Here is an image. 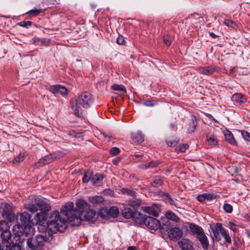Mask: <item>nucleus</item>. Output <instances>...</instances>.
<instances>
[{
    "label": "nucleus",
    "instance_id": "nucleus-63",
    "mask_svg": "<svg viewBox=\"0 0 250 250\" xmlns=\"http://www.w3.org/2000/svg\"><path fill=\"white\" fill-rule=\"evenodd\" d=\"M197 200L200 202H203L206 200L205 193L198 195Z\"/></svg>",
    "mask_w": 250,
    "mask_h": 250
},
{
    "label": "nucleus",
    "instance_id": "nucleus-39",
    "mask_svg": "<svg viewBox=\"0 0 250 250\" xmlns=\"http://www.w3.org/2000/svg\"><path fill=\"white\" fill-rule=\"evenodd\" d=\"M189 148V146L187 144H182L177 146L175 149L177 153L185 152Z\"/></svg>",
    "mask_w": 250,
    "mask_h": 250
},
{
    "label": "nucleus",
    "instance_id": "nucleus-6",
    "mask_svg": "<svg viewBox=\"0 0 250 250\" xmlns=\"http://www.w3.org/2000/svg\"><path fill=\"white\" fill-rule=\"evenodd\" d=\"M0 208L2 209V215L4 218L10 222L15 220V214L11 206L5 204L3 207H1Z\"/></svg>",
    "mask_w": 250,
    "mask_h": 250
},
{
    "label": "nucleus",
    "instance_id": "nucleus-36",
    "mask_svg": "<svg viewBox=\"0 0 250 250\" xmlns=\"http://www.w3.org/2000/svg\"><path fill=\"white\" fill-rule=\"evenodd\" d=\"M89 201L93 204H99L104 201V199L101 196H90Z\"/></svg>",
    "mask_w": 250,
    "mask_h": 250
},
{
    "label": "nucleus",
    "instance_id": "nucleus-42",
    "mask_svg": "<svg viewBox=\"0 0 250 250\" xmlns=\"http://www.w3.org/2000/svg\"><path fill=\"white\" fill-rule=\"evenodd\" d=\"M206 137H207V141L211 145L216 146L217 144L218 141L214 135H207Z\"/></svg>",
    "mask_w": 250,
    "mask_h": 250
},
{
    "label": "nucleus",
    "instance_id": "nucleus-50",
    "mask_svg": "<svg viewBox=\"0 0 250 250\" xmlns=\"http://www.w3.org/2000/svg\"><path fill=\"white\" fill-rule=\"evenodd\" d=\"M24 155L21 153L13 160V163L14 164L21 163L24 160Z\"/></svg>",
    "mask_w": 250,
    "mask_h": 250
},
{
    "label": "nucleus",
    "instance_id": "nucleus-37",
    "mask_svg": "<svg viewBox=\"0 0 250 250\" xmlns=\"http://www.w3.org/2000/svg\"><path fill=\"white\" fill-rule=\"evenodd\" d=\"M121 191L123 194L131 196L133 197H135L137 196V192L134 189L123 188L121 189Z\"/></svg>",
    "mask_w": 250,
    "mask_h": 250
},
{
    "label": "nucleus",
    "instance_id": "nucleus-27",
    "mask_svg": "<svg viewBox=\"0 0 250 250\" xmlns=\"http://www.w3.org/2000/svg\"><path fill=\"white\" fill-rule=\"evenodd\" d=\"M219 225L222 226V224L219 223H216L214 226V229H212L213 236L216 242H219L221 240V237L220 235L221 231L219 230L220 229L218 228L220 226Z\"/></svg>",
    "mask_w": 250,
    "mask_h": 250
},
{
    "label": "nucleus",
    "instance_id": "nucleus-47",
    "mask_svg": "<svg viewBox=\"0 0 250 250\" xmlns=\"http://www.w3.org/2000/svg\"><path fill=\"white\" fill-rule=\"evenodd\" d=\"M112 89L113 90H116V91H124L125 93H126V92L125 87L124 85H122L114 84L112 86Z\"/></svg>",
    "mask_w": 250,
    "mask_h": 250
},
{
    "label": "nucleus",
    "instance_id": "nucleus-5",
    "mask_svg": "<svg viewBox=\"0 0 250 250\" xmlns=\"http://www.w3.org/2000/svg\"><path fill=\"white\" fill-rule=\"evenodd\" d=\"M47 240L46 235L38 234L35 237L28 238L27 240V245L29 249L36 250L43 247Z\"/></svg>",
    "mask_w": 250,
    "mask_h": 250
},
{
    "label": "nucleus",
    "instance_id": "nucleus-35",
    "mask_svg": "<svg viewBox=\"0 0 250 250\" xmlns=\"http://www.w3.org/2000/svg\"><path fill=\"white\" fill-rule=\"evenodd\" d=\"M108 213H109V217L116 218L119 215L118 208L116 207L112 206L108 209Z\"/></svg>",
    "mask_w": 250,
    "mask_h": 250
},
{
    "label": "nucleus",
    "instance_id": "nucleus-3",
    "mask_svg": "<svg viewBox=\"0 0 250 250\" xmlns=\"http://www.w3.org/2000/svg\"><path fill=\"white\" fill-rule=\"evenodd\" d=\"M47 229L51 233L63 232L67 228L66 220L62 218L59 211H54L47 218Z\"/></svg>",
    "mask_w": 250,
    "mask_h": 250
},
{
    "label": "nucleus",
    "instance_id": "nucleus-19",
    "mask_svg": "<svg viewBox=\"0 0 250 250\" xmlns=\"http://www.w3.org/2000/svg\"><path fill=\"white\" fill-rule=\"evenodd\" d=\"M37 199H41L39 197H35L31 199L32 203L26 204L25 205V208L31 212L35 213L39 209V207L36 205Z\"/></svg>",
    "mask_w": 250,
    "mask_h": 250
},
{
    "label": "nucleus",
    "instance_id": "nucleus-54",
    "mask_svg": "<svg viewBox=\"0 0 250 250\" xmlns=\"http://www.w3.org/2000/svg\"><path fill=\"white\" fill-rule=\"evenodd\" d=\"M205 196L206 200L212 201L214 199H216L217 196L213 193H205Z\"/></svg>",
    "mask_w": 250,
    "mask_h": 250
},
{
    "label": "nucleus",
    "instance_id": "nucleus-44",
    "mask_svg": "<svg viewBox=\"0 0 250 250\" xmlns=\"http://www.w3.org/2000/svg\"><path fill=\"white\" fill-rule=\"evenodd\" d=\"M92 177V173L90 171H86L84 172L83 179L82 181L83 183H87L90 179H91Z\"/></svg>",
    "mask_w": 250,
    "mask_h": 250
},
{
    "label": "nucleus",
    "instance_id": "nucleus-57",
    "mask_svg": "<svg viewBox=\"0 0 250 250\" xmlns=\"http://www.w3.org/2000/svg\"><path fill=\"white\" fill-rule=\"evenodd\" d=\"M53 157V160L60 159L62 157L65 153L62 151H57L56 153L52 154Z\"/></svg>",
    "mask_w": 250,
    "mask_h": 250
},
{
    "label": "nucleus",
    "instance_id": "nucleus-34",
    "mask_svg": "<svg viewBox=\"0 0 250 250\" xmlns=\"http://www.w3.org/2000/svg\"><path fill=\"white\" fill-rule=\"evenodd\" d=\"M151 186L152 187L154 188H157L163 184V180L160 178V177L156 176L152 178L151 182Z\"/></svg>",
    "mask_w": 250,
    "mask_h": 250
},
{
    "label": "nucleus",
    "instance_id": "nucleus-45",
    "mask_svg": "<svg viewBox=\"0 0 250 250\" xmlns=\"http://www.w3.org/2000/svg\"><path fill=\"white\" fill-rule=\"evenodd\" d=\"M197 125V118L195 116H193L192 117V126L188 130L189 132H194L196 129Z\"/></svg>",
    "mask_w": 250,
    "mask_h": 250
},
{
    "label": "nucleus",
    "instance_id": "nucleus-43",
    "mask_svg": "<svg viewBox=\"0 0 250 250\" xmlns=\"http://www.w3.org/2000/svg\"><path fill=\"white\" fill-rule=\"evenodd\" d=\"M5 229H10L9 223L4 220L0 221V233Z\"/></svg>",
    "mask_w": 250,
    "mask_h": 250
},
{
    "label": "nucleus",
    "instance_id": "nucleus-55",
    "mask_svg": "<svg viewBox=\"0 0 250 250\" xmlns=\"http://www.w3.org/2000/svg\"><path fill=\"white\" fill-rule=\"evenodd\" d=\"M234 245L238 249L241 248L242 243L240 239L235 235H234Z\"/></svg>",
    "mask_w": 250,
    "mask_h": 250
},
{
    "label": "nucleus",
    "instance_id": "nucleus-59",
    "mask_svg": "<svg viewBox=\"0 0 250 250\" xmlns=\"http://www.w3.org/2000/svg\"><path fill=\"white\" fill-rule=\"evenodd\" d=\"M224 23L227 25L229 27L234 28L236 24L234 22H233L232 21L229 20V19H226L224 20Z\"/></svg>",
    "mask_w": 250,
    "mask_h": 250
},
{
    "label": "nucleus",
    "instance_id": "nucleus-31",
    "mask_svg": "<svg viewBox=\"0 0 250 250\" xmlns=\"http://www.w3.org/2000/svg\"><path fill=\"white\" fill-rule=\"evenodd\" d=\"M164 219H168L169 221H173L178 222L180 219L172 211L169 210L166 213V218Z\"/></svg>",
    "mask_w": 250,
    "mask_h": 250
},
{
    "label": "nucleus",
    "instance_id": "nucleus-23",
    "mask_svg": "<svg viewBox=\"0 0 250 250\" xmlns=\"http://www.w3.org/2000/svg\"><path fill=\"white\" fill-rule=\"evenodd\" d=\"M189 229L190 231L193 235L195 236V237H197L204 231L202 228L192 223L189 224Z\"/></svg>",
    "mask_w": 250,
    "mask_h": 250
},
{
    "label": "nucleus",
    "instance_id": "nucleus-18",
    "mask_svg": "<svg viewBox=\"0 0 250 250\" xmlns=\"http://www.w3.org/2000/svg\"><path fill=\"white\" fill-rule=\"evenodd\" d=\"M200 242V245L204 250H207L209 247V242L208 237L203 231L200 235L196 237Z\"/></svg>",
    "mask_w": 250,
    "mask_h": 250
},
{
    "label": "nucleus",
    "instance_id": "nucleus-62",
    "mask_svg": "<svg viewBox=\"0 0 250 250\" xmlns=\"http://www.w3.org/2000/svg\"><path fill=\"white\" fill-rule=\"evenodd\" d=\"M163 200L165 202H168L170 205L176 206L175 201L173 199H172L170 195H169V197L167 198H163Z\"/></svg>",
    "mask_w": 250,
    "mask_h": 250
},
{
    "label": "nucleus",
    "instance_id": "nucleus-38",
    "mask_svg": "<svg viewBox=\"0 0 250 250\" xmlns=\"http://www.w3.org/2000/svg\"><path fill=\"white\" fill-rule=\"evenodd\" d=\"M42 10L41 8H34L26 12V14L28 15V16L31 17H36L39 15L40 14L42 13Z\"/></svg>",
    "mask_w": 250,
    "mask_h": 250
},
{
    "label": "nucleus",
    "instance_id": "nucleus-16",
    "mask_svg": "<svg viewBox=\"0 0 250 250\" xmlns=\"http://www.w3.org/2000/svg\"><path fill=\"white\" fill-rule=\"evenodd\" d=\"M178 244L182 250H195L193 243L188 239H182L178 242Z\"/></svg>",
    "mask_w": 250,
    "mask_h": 250
},
{
    "label": "nucleus",
    "instance_id": "nucleus-24",
    "mask_svg": "<svg viewBox=\"0 0 250 250\" xmlns=\"http://www.w3.org/2000/svg\"><path fill=\"white\" fill-rule=\"evenodd\" d=\"M224 134L226 140L229 144L233 146L237 145V142L234 139L233 134L230 130L226 129V130L224 131Z\"/></svg>",
    "mask_w": 250,
    "mask_h": 250
},
{
    "label": "nucleus",
    "instance_id": "nucleus-56",
    "mask_svg": "<svg viewBox=\"0 0 250 250\" xmlns=\"http://www.w3.org/2000/svg\"><path fill=\"white\" fill-rule=\"evenodd\" d=\"M241 132L243 138L247 141H250V133L245 130H243Z\"/></svg>",
    "mask_w": 250,
    "mask_h": 250
},
{
    "label": "nucleus",
    "instance_id": "nucleus-7",
    "mask_svg": "<svg viewBox=\"0 0 250 250\" xmlns=\"http://www.w3.org/2000/svg\"><path fill=\"white\" fill-rule=\"evenodd\" d=\"M83 216H81V214L79 213V211L78 209L76 210L74 213L72 214L66 218H65L66 220V224L67 223V221H68L70 226L75 227V226H79L81 222L83 220ZM67 226V225L66 224Z\"/></svg>",
    "mask_w": 250,
    "mask_h": 250
},
{
    "label": "nucleus",
    "instance_id": "nucleus-13",
    "mask_svg": "<svg viewBox=\"0 0 250 250\" xmlns=\"http://www.w3.org/2000/svg\"><path fill=\"white\" fill-rule=\"evenodd\" d=\"M83 220L89 222H94L97 220L98 215L95 211L90 209L89 208L83 214Z\"/></svg>",
    "mask_w": 250,
    "mask_h": 250
},
{
    "label": "nucleus",
    "instance_id": "nucleus-2",
    "mask_svg": "<svg viewBox=\"0 0 250 250\" xmlns=\"http://www.w3.org/2000/svg\"><path fill=\"white\" fill-rule=\"evenodd\" d=\"M31 216L27 212L24 211L20 215L21 224L13 226V231L15 235H17V240L20 241V237L25 235L28 236L32 233L31 225Z\"/></svg>",
    "mask_w": 250,
    "mask_h": 250
},
{
    "label": "nucleus",
    "instance_id": "nucleus-60",
    "mask_svg": "<svg viewBox=\"0 0 250 250\" xmlns=\"http://www.w3.org/2000/svg\"><path fill=\"white\" fill-rule=\"evenodd\" d=\"M117 43L120 45H125V38L123 36L121 35H119L117 39Z\"/></svg>",
    "mask_w": 250,
    "mask_h": 250
},
{
    "label": "nucleus",
    "instance_id": "nucleus-8",
    "mask_svg": "<svg viewBox=\"0 0 250 250\" xmlns=\"http://www.w3.org/2000/svg\"><path fill=\"white\" fill-rule=\"evenodd\" d=\"M144 225L149 229L157 230L161 226V222L153 217L147 216L146 218V222Z\"/></svg>",
    "mask_w": 250,
    "mask_h": 250
},
{
    "label": "nucleus",
    "instance_id": "nucleus-48",
    "mask_svg": "<svg viewBox=\"0 0 250 250\" xmlns=\"http://www.w3.org/2000/svg\"><path fill=\"white\" fill-rule=\"evenodd\" d=\"M159 164L160 163L158 161H151L149 163L146 164L145 167L146 168H153L157 167Z\"/></svg>",
    "mask_w": 250,
    "mask_h": 250
},
{
    "label": "nucleus",
    "instance_id": "nucleus-53",
    "mask_svg": "<svg viewBox=\"0 0 250 250\" xmlns=\"http://www.w3.org/2000/svg\"><path fill=\"white\" fill-rule=\"evenodd\" d=\"M223 209L226 212L230 213L232 212L233 208L232 206L229 204L226 203L224 205Z\"/></svg>",
    "mask_w": 250,
    "mask_h": 250
},
{
    "label": "nucleus",
    "instance_id": "nucleus-52",
    "mask_svg": "<svg viewBox=\"0 0 250 250\" xmlns=\"http://www.w3.org/2000/svg\"><path fill=\"white\" fill-rule=\"evenodd\" d=\"M32 22L30 21H22L18 23V25L26 28H28L32 25Z\"/></svg>",
    "mask_w": 250,
    "mask_h": 250
},
{
    "label": "nucleus",
    "instance_id": "nucleus-20",
    "mask_svg": "<svg viewBox=\"0 0 250 250\" xmlns=\"http://www.w3.org/2000/svg\"><path fill=\"white\" fill-rule=\"evenodd\" d=\"M232 100L236 104H242L246 102L247 98L245 95L236 93L232 95Z\"/></svg>",
    "mask_w": 250,
    "mask_h": 250
},
{
    "label": "nucleus",
    "instance_id": "nucleus-25",
    "mask_svg": "<svg viewBox=\"0 0 250 250\" xmlns=\"http://www.w3.org/2000/svg\"><path fill=\"white\" fill-rule=\"evenodd\" d=\"M53 161V154L45 155L44 157L39 160L38 164L40 166H43L51 163Z\"/></svg>",
    "mask_w": 250,
    "mask_h": 250
},
{
    "label": "nucleus",
    "instance_id": "nucleus-11",
    "mask_svg": "<svg viewBox=\"0 0 250 250\" xmlns=\"http://www.w3.org/2000/svg\"><path fill=\"white\" fill-rule=\"evenodd\" d=\"M77 210L74 208V204L72 202H69L62 206L61 208V212L62 215H64L66 218L73 213H74Z\"/></svg>",
    "mask_w": 250,
    "mask_h": 250
},
{
    "label": "nucleus",
    "instance_id": "nucleus-1",
    "mask_svg": "<svg viewBox=\"0 0 250 250\" xmlns=\"http://www.w3.org/2000/svg\"><path fill=\"white\" fill-rule=\"evenodd\" d=\"M94 101L92 95L89 92H83L78 94L77 98L70 100V106L76 116L81 117L83 115L82 107L85 109L90 107Z\"/></svg>",
    "mask_w": 250,
    "mask_h": 250
},
{
    "label": "nucleus",
    "instance_id": "nucleus-22",
    "mask_svg": "<svg viewBox=\"0 0 250 250\" xmlns=\"http://www.w3.org/2000/svg\"><path fill=\"white\" fill-rule=\"evenodd\" d=\"M219 229H220L219 230L221 231V234L225 239L224 244H231V239L230 237L231 233L229 232L228 230H227L225 228H224L223 226L219 225Z\"/></svg>",
    "mask_w": 250,
    "mask_h": 250
},
{
    "label": "nucleus",
    "instance_id": "nucleus-58",
    "mask_svg": "<svg viewBox=\"0 0 250 250\" xmlns=\"http://www.w3.org/2000/svg\"><path fill=\"white\" fill-rule=\"evenodd\" d=\"M157 195L161 197L163 200V198H167L169 197V194L164 191L160 190L157 191Z\"/></svg>",
    "mask_w": 250,
    "mask_h": 250
},
{
    "label": "nucleus",
    "instance_id": "nucleus-21",
    "mask_svg": "<svg viewBox=\"0 0 250 250\" xmlns=\"http://www.w3.org/2000/svg\"><path fill=\"white\" fill-rule=\"evenodd\" d=\"M15 238L16 239V243H14L13 242H11V243L12 245H11V244L10 242H6V244L4 245V243H3V246L5 247V250H21V245L19 244L20 242L19 240H17V235H15Z\"/></svg>",
    "mask_w": 250,
    "mask_h": 250
},
{
    "label": "nucleus",
    "instance_id": "nucleus-17",
    "mask_svg": "<svg viewBox=\"0 0 250 250\" xmlns=\"http://www.w3.org/2000/svg\"><path fill=\"white\" fill-rule=\"evenodd\" d=\"M146 215H143L140 212L136 211H134V215L133 216L132 220L135 224L139 225H145L146 222Z\"/></svg>",
    "mask_w": 250,
    "mask_h": 250
},
{
    "label": "nucleus",
    "instance_id": "nucleus-46",
    "mask_svg": "<svg viewBox=\"0 0 250 250\" xmlns=\"http://www.w3.org/2000/svg\"><path fill=\"white\" fill-rule=\"evenodd\" d=\"M228 227L232 230L234 232H237L239 231V228L237 225L233 223L232 222H229L228 223Z\"/></svg>",
    "mask_w": 250,
    "mask_h": 250
},
{
    "label": "nucleus",
    "instance_id": "nucleus-12",
    "mask_svg": "<svg viewBox=\"0 0 250 250\" xmlns=\"http://www.w3.org/2000/svg\"><path fill=\"white\" fill-rule=\"evenodd\" d=\"M76 205L77 208H76L79 211V213L81 214V216L83 215V214L85 212L89 209L90 206L88 204L86 201L83 199H79L76 203Z\"/></svg>",
    "mask_w": 250,
    "mask_h": 250
},
{
    "label": "nucleus",
    "instance_id": "nucleus-49",
    "mask_svg": "<svg viewBox=\"0 0 250 250\" xmlns=\"http://www.w3.org/2000/svg\"><path fill=\"white\" fill-rule=\"evenodd\" d=\"M157 104V101L151 100H146L143 102V104L146 106H153Z\"/></svg>",
    "mask_w": 250,
    "mask_h": 250
},
{
    "label": "nucleus",
    "instance_id": "nucleus-15",
    "mask_svg": "<svg viewBox=\"0 0 250 250\" xmlns=\"http://www.w3.org/2000/svg\"><path fill=\"white\" fill-rule=\"evenodd\" d=\"M50 91L54 94H60L63 97L67 95L66 88L60 84H56L51 86Z\"/></svg>",
    "mask_w": 250,
    "mask_h": 250
},
{
    "label": "nucleus",
    "instance_id": "nucleus-64",
    "mask_svg": "<svg viewBox=\"0 0 250 250\" xmlns=\"http://www.w3.org/2000/svg\"><path fill=\"white\" fill-rule=\"evenodd\" d=\"M104 192L105 194H108L109 195H113L114 193L113 190L110 189H106L104 190Z\"/></svg>",
    "mask_w": 250,
    "mask_h": 250
},
{
    "label": "nucleus",
    "instance_id": "nucleus-41",
    "mask_svg": "<svg viewBox=\"0 0 250 250\" xmlns=\"http://www.w3.org/2000/svg\"><path fill=\"white\" fill-rule=\"evenodd\" d=\"M166 142L167 145L170 147H176L179 142V140L177 138H172L171 139L167 140Z\"/></svg>",
    "mask_w": 250,
    "mask_h": 250
},
{
    "label": "nucleus",
    "instance_id": "nucleus-32",
    "mask_svg": "<svg viewBox=\"0 0 250 250\" xmlns=\"http://www.w3.org/2000/svg\"><path fill=\"white\" fill-rule=\"evenodd\" d=\"M131 138L134 143L138 144H140L144 141V136L140 133H134L132 134Z\"/></svg>",
    "mask_w": 250,
    "mask_h": 250
},
{
    "label": "nucleus",
    "instance_id": "nucleus-30",
    "mask_svg": "<svg viewBox=\"0 0 250 250\" xmlns=\"http://www.w3.org/2000/svg\"><path fill=\"white\" fill-rule=\"evenodd\" d=\"M33 42L35 44L40 46H48L50 43V40L45 38L40 39L39 38H35Z\"/></svg>",
    "mask_w": 250,
    "mask_h": 250
},
{
    "label": "nucleus",
    "instance_id": "nucleus-40",
    "mask_svg": "<svg viewBox=\"0 0 250 250\" xmlns=\"http://www.w3.org/2000/svg\"><path fill=\"white\" fill-rule=\"evenodd\" d=\"M123 214L126 219H132L133 216L134 215V212L132 211L130 208H125Z\"/></svg>",
    "mask_w": 250,
    "mask_h": 250
},
{
    "label": "nucleus",
    "instance_id": "nucleus-10",
    "mask_svg": "<svg viewBox=\"0 0 250 250\" xmlns=\"http://www.w3.org/2000/svg\"><path fill=\"white\" fill-rule=\"evenodd\" d=\"M160 206L156 204H153L151 206L141 207L142 210L151 215L153 217H157L159 216L158 210L159 209Z\"/></svg>",
    "mask_w": 250,
    "mask_h": 250
},
{
    "label": "nucleus",
    "instance_id": "nucleus-4",
    "mask_svg": "<svg viewBox=\"0 0 250 250\" xmlns=\"http://www.w3.org/2000/svg\"><path fill=\"white\" fill-rule=\"evenodd\" d=\"M36 203L41 212L36 214L35 219L38 223H43L44 221H47V213L51 209V206L42 199H37Z\"/></svg>",
    "mask_w": 250,
    "mask_h": 250
},
{
    "label": "nucleus",
    "instance_id": "nucleus-29",
    "mask_svg": "<svg viewBox=\"0 0 250 250\" xmlns=\"http://www.w3.org/2000/svg\"><path fill=\"white\" fill-rule=\"evenodd\" d=\"M142 200L141 199L134 198L128 201V205L132 207L134 209H137L141 205Z\"/></svg>",
    "mask_w": 250,
    "mask_h": 250
},
{
    "label": "nucleus",
    "instance_id": "nucleus-61",
    "mask_svg": "<svg viewBox=\"0 0 250 250\" xmlns=\"http://www.w3.org/2000/svg\"><path fill=\"white\" fill-rule=\"evenodd\" d=\"M120 152V150L119 148L116 147H114L112 148L110 150V153L111 155L113 156H115L118 155Z\"/></svg>",
    "mask_w": 250,
    "mask_h": 250
},
{
    "label": "nucleus",
    "instance_id": "nucleus-26",
    "mask_svg": "<svg viewBox=\"0 0 250 250\" xmlns=\"http://www.w3.org/2000/svg\"><path fill=\"white\" fill-rule=\"evenodd\" d=\"M1 238L2 240V245L4 243V245L6 244V242H9V240L11 237V233L9 229H5L0 233Z\"/></svg>",
    "mask_w": 250,
    "mask_h": 250
},
{
    "label": "nucleus",
    "instance_id": "nucleus-33",
    "mask_svg": "<svg viewBox=\"0 0 250 250\" xmlns=\"http://www.w3.org/2000/svg\"><path fill=\"white\" fill-rule=\"evenodd\" d=\"M215 71V68L211 66L201 67L200 72L204 75H209L212 74Z\"/></svg>",
    "mask_w": 250,
    "mask_h": 250
},
{
    "label": "nucleus",
    "instance_id": "nucleus-14",
    "mask_svg": "<svg viewBox=\"0 0 250 250\" xmlns=\"http://www.w3.org/2000/svg\"><path fill=\"white\" fill-rule=\"evenodd\" d=\"M173 223L168 219H163L161 226L158 229L162 233L167 234L169 230L173 227Z\"/></svg>",
    "mask_w": 250,
    "mask_h": 250
},
{
    "label": "nucleus",
    "instance_id": "nucleus-51",
    "mask_svg": "<svg viewBox=\"0 0 250 250\" xmlns=\"http://www.w3.org/2000/svg\"><path fill=\"white\" fill-rule=\"evenodd\" d=\"M108 209L103 208L99 211V215L102 218H105L109 217V213H108Z\"/></svg>",
    "mask_w": 250,
    "mask_h": 250
},
{
    "label": "nucleus",
    "instance_id": "nucleus-9",
    "mask_svg": "<svg viewBox=\"0 0 250 250\" xmlns=\"http://www.w3.org/2000/svg\"><path fill=\"white\" fill-rule=\"evenodd\" d=\"M167 234L170 240L177 241L182 237L183 235V231L179 228L174 227L173 226L169 230Z\"/></svg>",
    "mask_w": 250,
    "mask_h": 250
},
{
    "label": "nucleus",
    "instance_id": "nucleus-28",
    "mask_svg": "<svg viewBox=\"0 0 250 250\" xmlns=\"http://www.w3.org/2000/svg\"><path fill=\"white\" fill-rule=\"evenodd\" d=\"M104 178V174L101 173H96L93 175L91 178V181L93 185L100 184L103 181Z\"/></svg>",
    "mask_w": 250,
    "mask_h": 250
}]
</instances>
